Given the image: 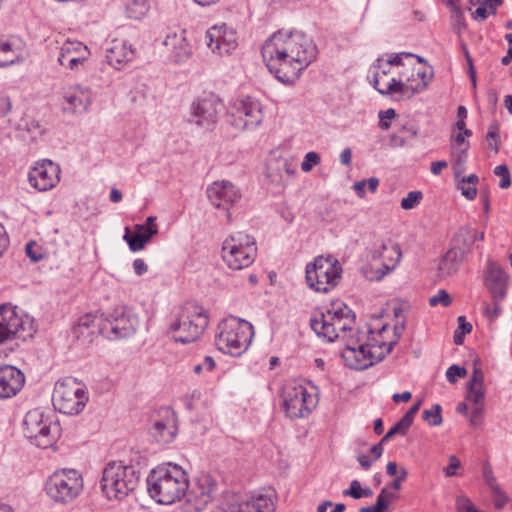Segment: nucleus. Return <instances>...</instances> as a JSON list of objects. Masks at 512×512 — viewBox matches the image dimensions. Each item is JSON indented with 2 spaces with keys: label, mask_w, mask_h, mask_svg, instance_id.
Listing matches in <instances>:
<instances>
[{
  "label": "nucleus",
  "mask_w": 512,
  "mask_h": 512,
  "mask_svg": "<svg viewBox=\"0 0 512 512\" xmlns=\"http://www.w3.org/2000/svg\"><path fill=\"white\" fill-rule=\"evenodd\" d=\"M282 398L285 414L291 419L306 417L317 405L315 397L302 385L285 387Z\"/></svg>",
  "instance_id": "nucleus-14"
},
{
  "label": "nucleus",
  "mask_w": 512,
  "mask_h": 512,
  "mask_svg": "<svg viewBox=\"0 0 512 512\" xmlns=\"http://www.w3.org/2000/svg\"><path fill=\"white\" fill-rule=\"evenodd\" d=\"M208 322V315L204 308L188 302L178 308L171 319L167 333L175 342L192 343L204 333Z\"/></svg>",
  "instance_id": "nucleus-4"
},
{
  "label": "nucleus",
  "mask_w": 512,
  "mask_h": 512,
  "mask_svg": "<svg viewBox=\"0 0 512 512\" xmlns=\"http://www.w3.org/2000/svg\"><path fill=\"white\" fill-rule=\"evenodd\" d=\"M139 326L137 315L126 305L116 306L111 312L101 314V317L86 314L79 318L73 327L77 338H89L96 332L110 340H117L134 335Z\"/></svg>",
  "instance_id": "nucleus-2"
},
{
  "label": "nucleus",
  "mask_w": 512,
  "mask_h": 512,
  "mask_svg": "<svg viewBox=\"0 0 512 512\" xmlns=\"http://www.w3.org/2000/svg\"><path fill=\"white\" fill-rule=\"evenodd\" d=\"M451 303L452 298L444 289H440L436 295L429 299V305L432 307H435L438 304H442V306L448 307L451 305Z\"/></svg>",
  "instance_id": "nucleus-48"
},
{
  "label": "nucleus",
  "mask_w": 512,
  "mask_h": 512,
  "mask_svg": "<svg viewBox=\"0 0 512 512\" xmlns=\"http://www.w3.org/2000/svg\"><path fill=\"white\" fill-rule=\"evenodd\" d=\"M457 321L458 327L454 332L453 339L456 345H462L464 342V336L472 331V324L466 321L465 316H459Z\"/></svg>",
  "instance_id": "nucleus-40"
},
{
  "label": "nucleus",
  "mask_w": 512,
  "mask_h": 512,
  "mask_svg": "<svg viewBox=\"0 0 512 512\" xmlns=\"http://www.w3.org/2000/svg\"><path fill=\"white\" fill-rule=\"evenodd\" d=\"M395 345L396 341H391L389 343L382 342L378 346L371 347L367 345L368 362H372L373 365L382 361L386 355L391 353Z\"/></svg>",
  "instance_id": "nucleus-35"
},
{
  "label": "nucleus",
  "mask_w": 512,
  "mask_h": 512,
  "mask_svg": "<svg viewBox=\"0 0 512 512\" xmlns=\"http://www.w3.org/2000/svg\"><path fill=\"white\" fill-rule=\"evenodd\" d=\"M460 466H461L460 460L455 455H451L449 457V465L445 469V475L447 477L455 476L456 475L455 470L458 469Z\"/></svg>",
  "instance_id": "nucleus-58"
},
{
  "label": "nucleus",
  "mask_w": 512,
  "mask_h": 512,
  "mask_svg": "<svg viewBox=\"0 0 512 512\" xmlns=\"http://www.w3.org/2000/svg\"><path fill=\"white\" fill-rule=\"evenodd\" d=\"M342 267L337 260L318 256L306 266V282L316 292L327 293L338 284Z\"/></svg>",
  "instance_id": "nucleus-12"
},
{
  "label": "nucleus",
  "mask_w": 512,
  "mask_h": 512,
  "mask_svg": "<svg viewBox=\"0 0 512 512\" xmlns=\"http://www.w3.org/2000/svg\"><path fill=\"white\" fill-rule=\"evenodd\" d=\"M486 286L492 299H504L507 294L508 276L505 271L495 262H488L486 275Z\"/></svg>",
  "instance_id": "nucleus-23"
},
{
  "label": "nucleus",
  "mask_w": 512,
  "mask_h": 512,
  "mask_svg": "<svg viewBox=\"0 0 512 512\" xmlns=\"http://www.w3.org/2000/svg\"><path fill=\"white\" fill-rule=\"evenodd\" d=\"M336 317H338V306H333L325 312H320L319 317H311L310 327L318 337H323L329 342V330L335 326Z\"/></svg>",
  "instance_id": "nucleus-27"
},
{
  "label": "nucleus",
  "mask_w": 512,
  "mask_h": 512,
  "mask_svg": "<svg viewBox=\"0 0 512 512\" xmlns=\"http://www.w3.org/2000/svg\"><path fill=\"white\" fill-rule=\"evenodd\" d=\"M494 174L501 177L499 187L507 189L511 186V176L507 165L501 164L495 167Z\"/></svg>",
  "instance_id": "nucleus-46"
},
{
  "label": "nucleus",
  "mask_w": 512,
  "mask_h": 512,
  "mask_svg": "<svg viewBox=\"0 0 512 512\" xmlns=\"http://www.w3.org/2000/svg\"><path fill=\"white\" fill-rule=\"evenodd\" d=\"M185 31L169 33L163 44L172 50L175 62H184L191 55V48L184 36Z\"/></svg>",
  "instance_id": "nucleus-28"
},
{
  "label": "nucleus",
  "mask_w": 512,
  "mask_h": 512,
  "mask_svg": "<svg viewBox=\"0 0 512 512\" xmlns=\"http://www.w3.org/2000/svg\"><path fill=\"white\" fill-rule=\"evenodd\" d=\"M87 400V393L76 378L66 377L56 383L53 401L61 413L78 414L84 409Z\"/></svg>",
  "instance_id": "nucleus-11"
},
{
  "label": "nucleus",
  "mask_w": 512,
  "mask_h": 512,
  "mask_svg": "<svg viewBox=\"0 0 512 512\" xmlns=\"http://www.w3.org/2000/svg\"><path fill=\"white\" fill-rule=\"evenodd\" d=\"M377 62V67L379 69H381L380 71H376L373 75V80L371 81L373 87L379 92V90H383V88L386 87L387 84H389L391 82V79L386 82L383 87H381V80L384 79V78H387L389 72H390V66H383L381 67L380 66V63L382 62V59L381 58H378L376 60Z\"/></svg>",
  "instance_id": "nucleus-42"
},
{
  "label": "nucleus",
  "mask_w": 512,
  "mask_h": 512,
  "mask_svg": "<svg viewBox=\"0 0 512 512\" xmlns=\"http://www.w3.org/2000/svg\"><path fill=\"white\" fill-rule=\"evenodd\" d=\"M455 247L463 250V252H470L473 244L475 243V236L472 233V228L469 226L461 227L454 236Z\"/></svg>",
  "instance_id": "nucleus-32"
},
{
  "label": "nucleus",
  "mask_w": 512,
  "mask_h": 512,
  "mask_svg": "<svg viewBox=\"0 0 512 512\" xmlns=\"http://www.w3.org/2000/svg\"><path fill=\"white\" fill-rule=\"evenodd\" d=\"M36 332L34 321L22 315L10 303L0 305V345L12 341H26Z\"/></svg>",
  "instance_id": "nucleus-7"
},
{
  "label": "nucleus",
  "mask_w": 512,
  "mask_h": 512,
  "mask_svg": "<svg viewBox=\"0 0 512 512\" xmlns=\"http://www.w3.org/2000/svg\"><path fill=\"white\" fill-rule=\"evenodd\" d=\"M65 99L70 107H65L64 110L70 111L72 113L86 111L89 105V99L87 96L80 97L76 94H67Z\"/></svg>",
  "instance_id": "nucleus-38"
},
{
  "label": "nucleus",
  "mask_w": 512,
  "mask_h": 512,
  "mask_svg": "<svg viewBox=\"0 0 512 512\" xmlns=\"http://www.w3.org/2000/svg\"><path fill=\"white\" fill-rule=\"evenodd\" d=\"M493 300V307H489L487 306L484 310V313L485 315L493 320L495 318H497L501 312V306H500V302L503 300V299H492Z\"/></svg>",
  "instance_id": "nucleus-56"
},
{
  "label": "nucleus",
  "mask_w": 512,
  "mask_h": 512,
  "mask_svg": "<svg viewBox=\"0 0 512 512\" xmlns=\"http://www.w3.org/2000/svg\"><path fill=\"white\" fill-rule=\"evenodd\" d=\"M343 340H345V349L344 350H349V348H358L359 344H364L363 342H361L360 335H359L358 331L355 334L349 335L348 337L345 336V338H343Z\"/></svg>",
  "instance_id": "nucleus-59"
},
{
  "label": "nucleus",
  "mask_w": 512,
  "mask_h": 512,
  "mask_svg": "<svg viewBox=\"0 0 512 512\" xmlns=\"http://www.w3.org/2000/svg\"><path fill=\"white\" fill-rule=\"evenodd\" d=\"M125 8L129 18L140 20L148 13L150 6L148 0H126Z\"/></svg>",
  "instance_id": "nucleus-34"
},
{
  "label": "nucleus",
  "mask_w": 512,
  "mask_h": 512,
  "mask_svg": "<svg viewBox=\"0 0 512 512\" xmlns=\"http://www.w3.org/2000/svg\"><path fill=\"white\" fill-rule=\"evenodd\" d=\"M320 163V156L318 153L316 152H308L306 155H305V158L301 164V169L304 171V172H309L312 170V168L319 164Z\"/></svg>",
  "instance_id": "nucleus-50"
},
{
  "label": "nucleus",
  "mask_w": 512,
  "mask_h": 512,
  "mask_svg": "<svg viewBox=\"0 0 512 512\" xmlns=\"http://www.w3.org/2000/svg\"><path fill=\"white\" fill-rule=\"evenodd\" d=\"M396 116V112L394 109L389 108L387 110H381L378 113V117L380 119L379 121V127L382 130H387L390 128L389 120L393 119Z\"/></svg>",
  "instance_id": "nucleus-51"
},
{
  "label": "nucleus",
  "mask_w": 512,
  "mask_h": 512,
  "mask_svg": "<svg viewBox=\"0 0 512 512\" xmlns=\"http://www.w3.org/2000/svg\"><path fill=\"white\" fill-rule=\"evenodd\" d=\"M369 253L371 258L374 260L384 258L393 261L391 265L386 263L383 264V267L386 271L393 269L401 258V250L399 245L392 241L385 242L384 240H377L373 243Z\"/></svg>",
  "instance_id": "nucleus-25"
},
{
  "label": "nucleus",
  "mask_w": 512,
  "mask_h": 512,
  "mask_svg": "<svg viewBox=\"0 0 512 512\" xmlns=\"http://www.w3.org/2000/svg\"><path fill=\"white\" fill-rule=\"evenodd\" d=\"M60 167L51 160L45 159L36 163L28 174L31 186L38 191H47L56 186L60 180Z\"/></svg>",
  "instance_id": "nucleus-17"
},
{
  "label": "nucleus",
  "mask_w": 512,
  "mask_h": 512,
  "mask_svg": "<svg viewBox=\"0 0 512 512\" xmlns=\"http://www.w3.org/2000/svg\"><path fill=\"white\" fill-rule=\"evenodd\" d=\"M135 232L131 233L130 229L126 227L124 240L127 242L129 249L133 252L143 250L145 245L156 235L155 229H149L145 231V225L136 224Z\"/></svg>",
  "instance_id": "nucleus-29"
},
{
  "label": "nucleus",
  "mask_w": 512,
  "mask_h": 512,
  "mask_svg": "<svg viewBox=\"0 0 512 512\" xmlns=\"http://www.w3.org/2000/svg\"><path fill=\"white\" fill-rule=\"evenodd\" d=\"M257 247L249 235L237 233L226 238L221 248V258L228 268L241 270L249 267L256 258Z\"/></svg>",
  "instance_id": "nucleus-9"
},
{
  "label": "nucleus",
  "mask_w": 512,
  "mask_h": 512,
  "mask_svg": "<svg viewBox=\"0 0 512 512\" xmlns=\"http://www.w3.org/2000/svg\"><path fill=\"white\" fill-rule=\"evenodd\" d=\"M495 497V506L498 509H501L508 501L506 494L498 488V491H492Z\"/></svg>",
  "instance_id": "nucleus-64"
},
{
  "label": "nucleus",
  "mask_w": 512,
  "mask_h": 512,
  "mask_svg": "<svg viewBox=\"0 0 512 512\" xmlns=\"http://www.w3.org/2000/svg\"><path fill=\"white\" fill-rule=\"evenodd\" d=\"M452 10H453V15H452L453 21L455 23L458 33H460L461 30L466 28V23H465V18H464L463 12L459 6H455Z\"/></svg>",
  "instance_id": "nucleus-54"
},
{
  "label": "nucleus",
  "mask_w": 512,
  "mask_h": 512,
  "mask_svg": "<svg viewBox=\"0 0 512 512\" xmlns=\"http://www.w3.org/2000/svg\"><path fill=\"white\" fill-rule=\"evenodd\" d=\"M482 474L486 485L491 489V491H498L500 486L496 482V478L493 474L492 467L488 462H485L482 467Z\"/></svg>",
  "instance_id": "nucleus-47"
},
{
  "label": "nucleus",
  "mask_w": 512,
  "mask_h": 512,
  "mask_svg": "<svg viewBox=\"0 0 512 512\" xmlns=\"http://www.w3.org/2000/svg\"><path fill=\"white\" fill-rule=\"evenodd\" d=\"M207 196L216 208H223L227 212L230 220L231 214L229 207L233 206L241 199V192L235 185L229 181H215L207 188Z\"/></svg>",
  "instance_id": "nucleus-16"
},
{
  "label": "nucleus",
  "mask_w": 512,
  "mask_h": 512,
  "mask_svg": "<svg viewBox=\"0 0 512 512\" xmlns=\"http://www.w3.org/2000/svg\"><path fill=\"white\" fill-rule=\"evenodd\" d=\"M60 425L44 412L35 408L28 411L23 420V431L27 438L41 448L50 447L60 435Z\"/></svg>",
  "instance_id": "nucleus-10"
},
{
  "label": "nucleus",
  "mask_w": 512,
  "mask_h": 512,
  "mask_svg": "<svg viewBox=\"0 0 512 512\" xmlns=\"http://www.w3.org/2000/svg\"><path fill=\"white\" fill-rule=\"evenodd\" d=\"M415 73L419 80L416 85H413V83H403L402 80L392 78L391 82L383 90H379V93L382 95L400 93L406 98H412L415 94L424 91L433 77V71L428 73L426 70H417Z\"/></svg>",
  "instance_id": "nucleus-19"
},
{
  "label": "nucleus",
  "mask_w": 512,
  "mask_h": 512,
  "mask_svg": "<svg viewBox=\"0 0 512 512\" xmlns=\"http://www.w3.org/2000/svg\"><path fill=\"white\" fill-rule=\"evenodd\" d=\"M135 54L136 50L131 44L115 39L106 49L105 58L108 64L119 70L124 64L132 61Z\"/></svg>",
  "instance_id": "nucleus-24"
},
{
  "label": "nucleus",
  "mask_w": 512,
  "mask_h": 512,
  "mask_svg": "<svg viewBox=\"0 0 512 512\" xmlns=\"http://www.w3.org/2000/svg\"><path fill=\"white\" fill-rule=\"evenodd\" d=\"M486 140L489 142V146L497 153L500 145L499 123L497 121H493L490 124Z\"/></svg>",
  "instance_id": "nucleus-43"
},
{
  "label": "nucleus",
  "mask_w": 512,
  "mask_h": 512,
  "mask_svg": "<svg viewBox=\"0 0 512 512\" xmlns=\"http://www.w3.org/2000/svg\"><path fill=\"white\" fill-rule=\"evenodd\" d=\"M215 343L221 352L234 357L247 351L254 336L253 325L234 316L223 320L218 326Z\"/></svg>",
  "instance_id": "nucleus-6"
},
{
  "label": "nucleus",
  "mask_w": 512,
  "mask_h": 512,
  "mask_svg": "<svg viewBox=\"0 0 512 512\" xmlns=\"http://www.w3.org/2000/svg\"><path fill=\"white\" fill-rule=\"evenodd\" d=\"M395 476L396 477L391 482L390 487L394 490H399L401 488L402 481H404L407 478L408 472L405 468L401 467L399 468V473Z\"/></svg>",
  "instance_id": "nucleus-60"
},
{
  "label": "nucleus",
  "mask_w": 512,
  "mask_h": 512,
  "mask_svg": "<svg viewBox=\"0 0 512 512\" xmlns=\"http://www.w3.org/2000/svg\"><path fill=\"white\" fill-rule=\"evenodd\" d=\"M422 405V400H418L415 404H413L409 410L402 416L404 419H406L409 423H413L414 417L417 414V412L420 409V406Z\"/></svg>",
  "instance_id": "nucleus-63"
},
{
  "label": "nucleus",
  "mask_w": 512,
  "mask_h": 512,
  "mask_svg": "<svg viewBox=\"0 0 512 512\" xmlns=\"http://www.w3.org/2000/svg\"><path fill=\"white\" fill-rule=\"evenodd\" d=\"M465 254L466 253L463 252V250L455 246L452 247L444 255L443 260L440 264V269L446 270L447 273L449 274L454 273L457 270L458 265L462 261Z\"/></svg>",
  "instance_id": "nucleus-31"
},
{
  "label": "nucleus",
  "mask_w": 512,
  "mask_h": 512,
  "mask_svg": "<svg viewBox=\"0 0 512 512\" xmlns=\"http://www.w3.org/2000/svg\"><path fill=\"white\" fill-rule=\"evenodd\" d=\"M83 490V478L74 469L54 472L45 483V492L56 503L68 504L74 501Z\"/></svg>",
  "instance_id": "nucleus-8"
},
{
  "label": "nucleus",
  "mask_w": 512,
  "mask_h": 512,
  "mask_svg": "<svg viewBox=\"0 0 512 512\" xmlns=\"http://www.w3.org/2000/svg\"><path fill=\"white\" fill-rule=\"evenodd\" d=\"M422 418L431 426L441 425L443 421L441 405L434 404L431 409L424 410L422 413Z\"/></svg>",
  "instance_id": "nucleus-39"
},
{
  "label": "nucleus",
  "mask_w": 512,
  "mask_h": 512,
  "mask_svg": "<svg viewBox=\"0 0 512 512\" xmlns=\"http://www.w3.org/2000/svg\"><path fill=\"white\" fill-rule=\"evenodd\" d=\"M160 414L162 419L155 420L151 428V435L159 443H169L176 435V415L169 407L162 408Z\"/></svg>",
  "instance_id": "nucleus-22"
},
{
  "label": "nucleus",
  "mask_w": 512,
  "mask_h": 512,
  "mask_svg": "<svg viewBox=\"0 0 512 512\" xmlns=\"http://www.w3.org/2000/svg\"><path fill=\"white\" fill-rule=\"evenodd\" d=\"M469 149V143H466L463 148L458 149L457 151H452V169L456 178H459L463 175L466 170V162H467V153Z\"/></svg>",
  "instance_id": "nucleus-37"
},
{
  "label": "nucleus",
  "mask_w": 512,
  "mask_h": 512,
  "mask_svg": "<svg viewBox=\"0 0 512 512\" xmlns=\"http://www.w3.org/2000/svg\"><path fill=\"white\" fill-rule=\"evenodd\" d=\"M25 384L24 373L11 365H0V399L17 395Z\"/></svg>",
  "instance_id": "nucleus-20"
},
{
  "label": "nucleus",
  "mask_w": 512,
  "mask_h": 512,
  "mask_svg": "<svg viewBox=\"0 0 512 512\" xmlns=\"http://www.w3.org/2000/svg\"><path fill=\"white\" fill-rule=\"evenodd\" d=\"M344 496H350L354 499L362 498V487L358 480H353L350 483V487L343 491Z\"/></svg>",
  "instance_id": "nucleus-53"
},
{
  "label": "nucleus",
  "mask_w": 512,
  "mask_h": 512,
  "mask_svg": "<svg viewBox=\"0 0 512 512\" xmlns=\"http://www.w3.org/2000/svg\"><path fill=\"white\" fill-rule=\"evenodd\" d=\"M423 199L421 191H410L406 197L401 200V208L404 210H411L418 206Z\"/></svg>",
  "instance_id": "nucleus-44"
},
{
  "label": "nucleus",
  "mask_w": 512,
  "mask_h": 512,
  "mask_svg": "<svg viewBox=\"0 0 512 512\" xmlns=\"http://www.w3.org/2000/svg\"><path fill=\"white\" fill-rule=\"evenodd\" d=\"M485 393L483 387L468 386L466 399L474 406L484 405Z\"/></svg>",
  "instance_id": "nucleus-45"
},
{
  "label": "nucleus",
  "mask_w": 512,
  "mask_h": 512,
  "mask_svg": "<svg viewBox=\"0 0 512 512\" xmlns=\"http://www.w3.org/2000/svg\"><path fill=\"white\" fill-rule=\"evenodd\" d=\"M88 55L89 54H84V52H82L81 54L75 57L73 56L69 59L63 60V63H60V65H62L63 67H67L71 70L77 69L79 65H82L84 61L87 60Z\"/></svg>",
  "instance_id": "nucleus-52"
},
{
  "label": "nucleus",
  "mask_w": 512,
  "mask_h": 512,
  "mask_svg": "<svg viewBox=\"0 0 512 512\" xmlns=\"http://www.w3.org/2000/svg\"><path fill=\"white\" fill-rule=\"evenodd\" d=\"M342 357L346 365L354 370H365L372 366V362H368L367 344H359L358 348L344 350Z\"/></svg>",
  "instance_id": "nucleus-30"
},
{
  "label": "nucleus",
  "mask_w": 512,
  "mask_h": 512,
  "mask_svg": "<svg viewBox=\"0 0 512 512\" xmlns=\"http://www.w3.org/2000/svg\"><path fill=\"white\" fill-rule=\"evenodd\" d=\"M261 103L250 96L236 99L228 108L227 121L238 130H252L261 124Z\"/></svg>",
  "instance_id": "nucleus-13"
},
{
  "label": "nucleus",
  "mask_w": 512,
  "mask_h": 512,
  "mask_svg": "<svg viewBox=\"0 0 512 512\" xmlns=\"http://www.w3.org/2000/svg\"><path fill=\"white\" fill-rule=\"evenodd\" d=\"M82 52H84V54H89L88 47L83 45L81 42L68 40L60 48L58 62L63 63V60L69 59L73 56L75 57Z\"/></svg>",
  "instance_id": "nucleus-33"
},
{
  "label": "nucleus",
  "mask_w": 512,
  "mask_h": 512,
  "mask_svg": "<svg viewBox=\"0 0 512 512\" xmlns=\"http://www.w3.org/2000/svg\"><path fill=\"white\" fill-rule=\"evenodd\" d=\"M204 39L212 52L219 55H228L237 47L234 32H227L226 29L222 31V28L217 26L208 29Z\"/></svg>",
  "instance_id": "nucleus-21"
},
{
  "label": "nucleus",
  "mask_w": 512,
  "mask_h": 512,
  "mask_svg": "<svg viewBox=\"0 0 512 512\" xmlns=\"http://www.w3.org/2000/svg\"><path fill=\"white\" fill-rule=\"evenodd\" d=\"M262 57L268 70L284 84H294L301 72L316 58L317 47L301 31L279 30L262 46Z\"/></svg>",
  "instance_id": "nucleus-1"
},
{
  "label": "nucleus",
  "mask_w": 512,
  "mask_h": 512,
  "mask_svg": "<svg viewBox=\"0 0 512 512\" xmlns=\"http://www.w3.org/2000/svg\"><path fill=\"white\" fill-rule=\"evenodd\" d=\"M484 376L480 369L475 368L472 373V377L468 383V386L483 387Z\"/></svg>",
  "instance_id": "nucleus-61"
},
{
  "label": "nucleus",
  "mask_w": 512,
  "mask_h": 512,
  "mask_svg": "<svg viewBox=\"0 0 512 512\" xmlns=\"http://www.w3.org/2000/svg\"><path fill=\"white\" fill-rule=\"evenodd\" d=\"M140 482V470L122 461L106 464L100 481L101 490L109 500H123Z\"/></svg>",
  "instance_id": "nucleus-5"
},
{
  "label": "nucleus",
  "mask_w": 512,
  "mask_h": 512,
  "mask_svg": "<svg viewBox=\"0 0 512 512\" xmlns=\"http://www.w3.org/2000/svg\"><path fill=\"white\" fill-rule=\"evenodd\" d=\"M221 107L222 104L220 100L214 94H209L199 99L197 102H193L188 121L198 126L208 128L217 121Z\"/></svg>",
  "instance_id": "nucleus-15"
},
{
  "label": "nucleus",
  "mask_w": 512,
  "mask_h": 512,
  "mask_svg": "<svg viewBox=\"0 0 512 512\" xmlns=\"http://www.w3.org/2000/svg\"><path fill=\"white\" fill-rule=\"evenodd\" d=\"M467 375V370L459 365H451L446 371L447 380L454 384L458 378H464Z\"/></svg>",
  "instance_id": "nucleus-49"
},
{
  "label": "nucleus",
  "mask_w": 512,
  "mask_h": 512,
  "mask_svg": "<svg viewBox=\"0 0 512 512\" xmlns=\"http://www.w3.org/2000/svg\"><path fill=\"white\" fill-rule=\"evenodd\" d=\"M396 496L389 492L387 488H383L377 496L376 503L372 506L362 507L359 512H385L389 507L390 500L395 499Z\"/></svg>",
  "instance_id": "nucleus-36"
},
{
  "label": "nucleus",
  "mask_w": 512,
  "mask_h": 512,
  "mask_svg": "<svg viewBox=\"0 0 512 512\" xmlns=\"http://www.w3.org/2000/svg\"><path fill=\"white\" fill-rule=\"evenodd\" d=\"M411 423H409L406 419H404L403 417L391 428L388 430V432L383 436L382 438V442H387L389 441L392 437H394L395 435H401V436H405L410 427H411Z\"/></svg>",
  "instance_id": "nucleus-41"
},
{
  "label": "nucleus",
  "mask_w": 512,
  "mask_h": 512,
  "mask_svg": "<svg viewBox=\"0 0 512 512\" xmlns=\"http://www.w3.org/2000/svg\"><path fill=\"white\" fill-rule=\"evenodd\" d=\"M457 188L467 200H474L477 195L476 186L470 184H462L461 181L457 184Z\"/></svg>",
  "instance_id": "nucleus-55"
},
{
  "label": "nucleus",
  "mask_w": 512,
  "mask_h": 512,
  "mask_svg": "<svg viewBox=\"0 0 512 512\" xmlns=\"http://www.w3.org/2000/svg\"><path fill=\"white\" fill-rule=\"evenodd\" d=\"M483 412H484V405L474 406L470 413V418H469L470 424L471 425L480 424L482 421Z\"/></svg>",
  "instance_id": "nucleus-57"
},
{
  "label": "nucleus",
  "mask_w": 512,
  "mask_h": 512,
  "mask_svg": "<svg viewBox=\"0 0 512 512\" xmlns=\"http://www.w3.org/2000/svg\"><path fill=\"white\" fill-rule=\"evenodd\" d=\"M334 323L335 326L329 330V342L339 338L340 333L343 334L342 338H345L347 331H352L355 323V313L347 305L340 304L338 305V317H336Z\"/></svg>",
  "instance_id": "nucleus-26"
},
{
  "label": "nucleus",
  "mask_w": 512,
  "mask_h": 512,
  "mask_svg": "<svg viewBox=\"0 0 512 512\" xmlns=\"http://www.w3.org/2000/svg\"><path fill=\"white\" fill-rule=\"evenodd\" d=\"M403 56L405 57H413L414 54L410 52H401L399 54H395L387 60V66H401L403 65Z\"/></svg>",
  "instance_id": "nucleus-62"
},
{
  "label": "nucleus",
  "mask_w": 512,
  "mask_h": 512,
  "mask_svg": "<svg viewBox=\"0 0 512 512\" xmlns=\"http://www.w3.org/2000/svg\"><path fill=\"white\" fill-rule=\"evenodd\" d=\"M146 482L149 495L159 504L170 505L179 501L188 489L187 473L173 463L153 469Z\"/></svg>",
  "instance_id": "nucleus-3"
},
{
  "label": "nucleus",
  "mask_w": 512,
  "mask_h": 512,
  "mask_svg": "<svg viewBox=\"0 0 512 512\" xmlns=\"http://www.w3.org/2000/svg\"><path fill=\"white\" fill-rule=\"evenodd\" d=\"M216 490V483L209 475L197 478L193 486L187 489L185 496L187 502L193 505L194 510L202 511L212 499Z\"/></svg>",
  "instance_id": "nucleus-18"
}]
</instances>
